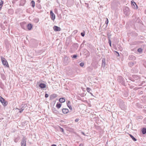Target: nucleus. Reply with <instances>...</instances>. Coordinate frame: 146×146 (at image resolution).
Here are the masks:
<instances>
[{
  "instance_id": "obj_30",
  "label": "nucleus",
  "mask_w": 146,
  "mask_h": 146,
  "mask_svg": "<svg viewBox=\"0 0 146 146\" xmlns=\"http://www.w3.org/2000/svg\"><path fill=\"white\" fill-rule=\"evenodd\" d=\"M32 28H24V29L27 31H30L31 30Z\"/></svg>"
},
{
  "instance_id": "obj_33",
  "label": "nucleus",
  "mask_w": 146,
  "mask_h": 146,
  "mask_svg": "<svg viewBox=\"0 0 146 146\" xmlns=\"http://www.w3.org/2000/svg\"><path fill=\"white\" fill-rule=\"evenodd\" d=\"M70 102L69 101H68L67 102V106L70 105Z\"/></svg>"
},
{
  "instance_id": "obj_51",
  "label": "nucleus",
  "mask_w": 146,
  "mask_h": 146,
  "mask_svg": "<svg viewBox=\"0 0 146 146\" xmlns=\"http://www.w3.org/2000/svg\"><path fill=\"white\" fill-rule=\"evenodd\" d=\"M145 13H146V9L145 11Z\"/></svg>"
},
{
  "instance_id": "obj_49",
  "label": "nucleus",
  "mask_w": 146,
  "mask_h": 146,
  "mask_svg": "<svg viewBox=\"0 0 146 146\" xmlns=\"http://www.w3.org/2000/svg\"><path fill=\"white\" fill-rule=\"evenodd\" d=\"M51 146H56V145H55V144H53V145H52Z\"/></svg>"
},
{
  "instance_id": "obj_27",
  "label": "nucleus",
  "mask_w": 146,
  "mask_h": 146,
  "mask_svg": "<svg viewBox=\"0 0 146 146\" xmlns=\"http://www.w3.org/2000/svg\"><path fill=\"white\" fill-rule=\"evenodd\" d=\"M24 108H23V106H22V107L20 109H19V110H20L19 112L20 113H21L22 112V111H23L24 110Z\"/></svg>"
},
{
  "instance_id": "obj_21",
  "label": "nucleus",
  "mask_w": 146,
  "mask_h": 146,
  "mask_svg": "<svg viewBox=\"0 0 146 146\" xmlns=\"http://www.w3.org/2000/svg\"><path fill=\"white\" fill-rule=\"evenodd\" d=\"M129 135L133 141H137V139L131 135L129 134Z\"/></svg>"
},
{
  "instance_id": "obj_36",
  "label": "nucleus",
  "mask_w": 146,
  "mask_h": 146,
  "mask_svg": "<svg viewBox=\"0 0 146 146\" xmlns=\"http://www.w3.org/2000/svg\"><path fill=\"white\" fill-rule=\"evenodd\" d=\"M108 43L109 44L110 46H111V40H109Z\"/></svg>"
},
{
  "instance_id": "obj_46",
  "label": "nucleus",
  "mask_w": 146,
  "mask_h": 146,
  "mask_svg": "<svg viewBox=\"0 0 146 146\" xmlns=\"http://www.w3.org/2000/svg\"><path fill=\"white\" fill-rule=\"evenodd\" d=\"M85 4L87 5V7H89V5L88 3H85Z\"/></svg>"
},
{
  "instance_id": "obj_4",
  "label": "nucleus",
  "mask_w": 146,
  "mask_h": 146,
  "mask_svg": "<svg viewBox=\"0 0 146 146\" xmlns=\"http://www.w3.org/2000/svg\"><path fill=\"white\" fill-rule=\"evenodd\" d=\"M1 59L3 64L6 66L8 65V63L6 60L2 56H1Z\"/></svg>"
},
{
  "instance_id": "obj_32",
  "label": "nucleus",
  "mask_w": 146,
  "mask_h": 146,
  "mask_svg": "<svg viewBox=\"0 0 146 146\" xmlns=\"http://www.w3.org/2000/svg\"><path fill=\"white\" fill-rule=\"evenodd\" d=\"M81 35L82 36H84L85 35V32L84 31V32H83L81 33Z\"/></svg>"
},
{
  "instance_id": "obj_42",
  "label": "nucleus",
  "mask_w": 146,
  "mask_h": 146,
  "mask_svg": "<svg viewBox=\"0 0 146 146\" xmlns=\"http://www.w3.org/2000/svg\"><path fill=\"white\" fill-rule=\"evenodd\" d=\"M115 52L116 53H117V56H119V53L118 52H117L116 51H115Z\"/></svg>"
},
{
  "instance_id": "obj_11",
  "label": "nucleus",
  "mask_w": 146,
  "mask_h": 146,
  "mask_svg": "<svg viewBox=\"0 0 146 146\" xmlns=\"http://www.w3.org/2000/svg\"><path fill=\"white\" fill-rule=\"evenodd\" d=\"M57 95L56 94H53L51 95L50 96V100H52L57 97Z\"/></svg>"
},
{
  "instance_id": "obj_38",
  "label": "nucleus",
  "mask_w": 146,
  "mask_h": 146,
  "mask_svg": "<svg viewBox=\"0 0 146 146\" xmlns=\"http://www.w3.org/2000/svg\"><path fill=\"white\" fill-rule=\"evenodd\" d=\"M68 106V107L71 110H72V108L70 105V106Z\"/></svg>"
},
{
  "instance_id": "obj_24",
  "label": "nucleus",
  "mask_w": 146,
  "mask_h": 146,
  "mask_svg": "<svg viewBox=\"0 0 146 146\" xmlns=\"http://www.w3.org/2000/svg\"><path fill=\"white\" fill-rule=\"evenodd\" d=\"M53 29L55 31H59L61 30L60 28H53Z\"/></svg>"
},
{
  "instance_id": "obj_19",
  "label": "nucleus",
  "mask_w": 146,
  "mask_h": 146,
  "mask_svg": "<svg viewBox=\"0 0 146 146\" xmlns=\"http://www.w3.org/2000/svg\"><path fill=\"white\" fill-rule=\"evenodd\" d=\"M142 133L143 134H145L146 133V128H143L142 130Z\"/></svg>"
},
{
  "instance_id": "obj_41",
  "label": "nucleus",
  "mask_w": 146,
  "mask_h": 146,
  "mask_svg": "<svg viewBox=\"0 0 146 146\" xmlns=\"http://www.w3.org/2000/svg\"><path fill=\"white\" fill-rule=\"evenodd\" d=\"M18 0H13L12 3H15L16 1H18Z\"/></svg>"
},
{
  "instance_id": "obj_22",
  "label": "nucleus",
  "mask_w": 146,
  "mask_h": 146,
  "mask_svg": "<svg viewBox=\"0 0 146 146\" xmlns=\"http://www.w3.org/2000/svg\"><path fill=\"white\" fill-rule=\"evenodd\" d=\"M3 1H1L0 2V10L1 9V8L3 5Z\"/></svg>"
},
{
  "instance_id": "obj_35",
  "label": "nucleus",
  "mask_w": 146,
  "mask_h": 146,
  "mask_svg": "<svg viewBox=\"0 0 146 146\" xmlns=\"http://www.w3.org/2000/svg\"><path fill=\"white\" fill-rule=\"evenodd\" d=\"M60 131H61L62 132H64V129L61 127H60Z\"/></svg>"
},
{
  "instance_id": "obj_12",
  "label": "nucleus",
  "mask_w": 146,
  "mask_h": 146,
  "mask_svg": "<svg viewBox=\"0 0 146 146\" xmlns=\"http://www.w3.org/2000/svg\"><path fill=\"white\" fill-rule=\"evenodd\" d=\"M135 19H133V21L137 23H139L141 21L140 19H138V17H137L135 16H134Z\"/></svg>"
},
{
  "instance_id": "obj_43",
  "label": "nucleus",
  "mask_w": 146,
  "mask_h": 146,
  "mask_svg": "<svg viewBox=\"0 0 146 146\" xmlns=\"http://www.w3.org/2000/svg\"><path fill=\"white\" fill-rule=\"evenodd\" d=\"M78 121H79V119L78 118L76 119L75 120V121L76 122H77Z\"/></svg>"
},
{
  "instance_id": "obj_37",
  "label": "nucleus",
  "mask_w": 146,
  "mask_h": 146,
  "mask_svg": "<svg viewBox=\"0 0 146 146\" xmlns=\"http://www.w3.org/2000/svg\"><path fill=\"white\" fill-rule=\"evenodd\" d=\"M111 36V35H108V40H110Z\"/></svg>"
},
{
  "instance_id": "obj_25",
  "label": "nucleus",
  "mask_w": 146,
  "mask_h": 146,
  "mask_svg": "<svg viewBox=\"0 0 146 146\" xmlns=\"http://www.w3.org/2000/svg\"><path fill=\"white\" fill-rule=\"evenodd\" d=\"M86 91L88 92L91 94V93L90 92V91H91V89L89 88H86Z\"/></svg>"
},
{
  "instance_id": "obj_17",
  "label": "nucleus",
  "mask_w": 146,
  "mask_h": 146,
  "mask_svg": "<svg viewBox=\"0 0 146 146\" xmlns=\"http://www.w3.org/2000/svg\"><path fill=\"white\" fill-rule=\"evenodd\" d=\"M59 101L61 103H63L65 101V100L64 98H60L59 99Z\"/></svg>"
},
{
  "instance_id": "obj_7",
  "label": "nucleus",
  "mask_w": 146,
  "mask_h": 146,
  "mask_svg": "<svg viewBox=\"0 0 146 146\" xmlns=\"http://www.w3.org/2000/svg\"><path fill=\"white\" fill-rule=\"evenodd\" d=\"M119 106L122 109H125L126 107L125 103L123 101L121 102L119 105Z\"/></svg>"
},
{
  "instance_id": "obj_1",
  "label": "nucleus",
  "mask_w": 146,
  "mask_h": 146,
  "mask_svg": "<svg viewBox=\"0 0 146 146\" xmlns=\"http://www.w3.org/2000/svg\"><path fill=\"white\" fill-rule=\"evenodd\" d=\"M123 13L126 16H128L130 13L129 9L126 6L123 9Z\"/></svg>"
},
{
  "instance_id": "obj_15",
  "label": "nucleus",
  "mask_w": 146,
  "mask_h": 146,
  "mask_svg": "<svg viewBox=\"0 0 146 146\" xmlns=\"http://www.w3.org/2000/svg\"><path fill=\"white\" fill-rule=\"evenodd\" d=\"M26 3L25 0H21L19 5L23 6Z\"/></svg>"
},
{
  "instance_id": "obj_13",
  "label": "nucleus",
  "mask_w": 146,
  "mask_h": 146,
  "mask_svg": "<svg viewBox=\"0 0 146 146\" xmlns=\"http://www.w3.org/2000/svg\"><path fill=\"white\" fill-rule=\"evenodd\" d=\"M106 60L104 58L102 59V67L104 68L106 66Z\"/></svg>"
},
{
  "instance_id": "obj_45",
  "label": "nucleus",
  "mask_w": 146,
  "mask_h": 146,
  "mask_svg": "<svg viewBox=\"0 0 146 146\" xmlns=\"http://www.w3.org/2000/svg\"><path fill=\"white\" fill-rule=\"evenodd\" d=\"M83 144L81 143L80 144L79 146H83Z\"/></svg>"
},
{
  "instance_id": "obj_18",
  "label": "nucleus",
  "mask_w": 146,
  "mask_h": 146,
  "mask_svg": "<svg viewBox=\"0 0 146 146\" xmlns=\"http://www.w3.org/2000/svg\"><path fill=\"white\" fill-rule=\"evenodd\" d=\"M20 139V137L19 136L15 138L14 140V141L15 142V143L17 142Z\"/></svg>"
},
{
  "instance_id": "obj_2",
  "label": "nucleus",
  "mask_w": 146,
  "mask_h": 146,
  "mask_svg": "<svg viewBox=\"0 0 146 146\" xmlns=\"http://www.w3.org/2000/svg\"><path fill=\"white\" fill-rule=\"evenodd\" d=\"M20 25L21 27H32L33 25L31 23H29L27 24L25 22H23L20 23Z\"/></svg>"
},
{
  "instance_id": "obj_29",
  "label": "nucleus",
  "mask_w": 146,
  "mask_h": 146,
  "mask_svg": "<svg viewBox=\"0 0 146 146\" xmlns=\"http://www.w3.org/2000/svg\"><path fill=\"white\" fill-rule=\"evenodd\" d=\"M106 21L105 23L106 24V27L107 26V24L108 23V19L107 18H106Z\"/></svg>"
},
{
  "instance_id": "obj_5",
  "label": "nucleus",
  "mask_w": 146,
  "mask_h": 146,
  "mask_svg": "<svg viewBox=\"0 0 146 146\" xmlns=\"http://www.w3.org/2000/svg\"><path fill=\"white\" fill-rule=\"evenodd\" d=\"M0 101L4 106H6L7 104V102H5V99L1 96H0Z\"/></svg>"
},
{
  "instance_id": "obj_10",
  "label": "nucleus",
  "mask_w": 146,
  "mask_h": 146,
  "mask_svg": "<svg viewBox=\"0 0 146 146\" xmlns=\"http://www.w3.org/2000/svg\"><path fill=\"white\" fill-rule=\"evenodd\" d=\"M131 2L132 8L135 9H137V6L135 3L133 1H131Z\"/></svg>"
},
{
  "instance_id": "obj_52",
  "label": "nucleus",
  "mask_w": 146,
  "mask_h": 146,
  "mask_svg": "<svg viewBox=\"0 0 146 146\" xmlns=\"http://www.w3.org/2000/svg\"><path fill=\"white\" fill-rule=\"evenodd\" d=\"M145 113H146V110L145 111Z\"/></svg>"
},
{
  "instance_id": "obj_44",
  "label": "nucleus",
  "mask_w": 146,
  "mask_h": 146,
  "mask_svg": "<svg viewBox=\"0 0 146 146\" xmlns=\"http://www.w3.org/2000/svg\"><path fill=\"white\" fill-rule=\"evenodd\" d=\"M143 122L145 123H146V118L144 119V120Z\"/></svg>"
},
{
  "instance_id": "obj_8",
  "label": "nucleus",
  "mask_w": 146,
  "mask_h": 146,
  "mask_svg": "<svg viewBox=\"0 0 146 146\" xmlns=\"http://www.w3.org/2000/svg\"><path fill=\"white\" fill-rule=\"evenodd\" d=\"M26 139L25 137H23L22 139L21 142V146H26Z\"/></svg>"
},
{
  "instance_id": "obj_31",
  "label": "nucleus",
  "mask_w": 146,
  "mask_h": 146,
  "mask_svg": "<svg viewBox=\"0 0 146 146\" xmlns=\"http://www.w3.org/2000/svg\"><path fill=\"white\" fill-rule=\"evenodd\" d=\"M84 62H82L80 64V65L81 67L83 66H84Z\"/></svg>"
},
{
  "instance_id": "obj_20",
  "label": "nucleus",
  "mask_w": 146,
  "mask_h": 146,
  "mask_svg": "<svg viewBox=\"0 0 146 146\" xmlns=\"http://www.w3.org/2000/svg\"><path fill=\"white\" fill-rule=\"evenodd\" d=\"M31 5L33 7H34L35 5V1H32L31 2Z\"/></svg>"
},
{
  "instance_id": "obj_16",
  "label": "nucleus",
  "mask_w": 146,
  "mask_h": 146,
  "mask_svg": "<svg viewBox=\"0 0 146 146\" xmlns=\"http://www.w3.org/2000/svg\"><path fill=\"white\" fill-rule=\"evenodd\" d=\"M39 87L41 88H44L46 87V85L43 83H40L39 84Z\"/></svg>"
},
{
  "instance_id": "obj_28",
  "label": "nucleus",
  "mask_w": 146,
  "mask_h": 146,
  "mask_svg": "<svg viewBox=\"0 0 146 146\" xmlns=\"http://www.w3.org/2000/svg\"><path fill=\"white\" fill-rule=\"evenodd\" d=\"M134 63L133 62H129V64L130 66H133L134 65Z\"/></svg>"
},
{
  "instance_id": "obj_40",
  "label": "nucleus",
  "mask_w": 146,
  "mask_h": 146,
  "mask_svg": "<svg viewBox=\"0 0 146 146\" xmlns=\"http://www.w3.org/2000/svg\"><path fill=\"white\" fill-rule=\"evenodd\" d=\"M77 57V55H74L72 57V58H75Z\"/></svg>"
},
{
  "instance_id": "obj_6",
  "label": "nucleus",
  "mask_w": 146,
  "mask_h": 146,
  "mask_svg": "<svg viewBox=\"0 0 146 146\" xmlns=\"http://www.w3.org/2000/svg\"><path fill=\"white\" fill-rule=\"evenodd\" d=\"M117 80L119 82L121 83V84H123L124 79L121 76H120L118 77Z\"/></svg>"
},
{
  "instance_id": "obj_26",
  "label": "nucleus",
  "mask_w": 146,
  "mask_h": 146,
  "mask_svg": "<svg viewBox=\"0 0 146 146\" xmlns=\"http://www.w3.org/2000/svg\"><path fill=\"white\" fill-rule=\"evenodd\" d=\"M129 58L131 59V60H134L135 59V58L134 56L132 55H131L129 56Z\"/></svg>"
},
{
  "instance_id": "obj_50",
  "label": "nucleus",
  "mask_w": 146,
  "mask_h": 146,
  "mask_svg": "<svg viewBox=\"0 0 146 146\" xmlns=\"http://www.w3.org/2000/svg\"><path fill=\"white\" fill-rule=\"evenodd\" d=\"M12 11V10L11 9L9 10V11Z\"/></svg>"
},
{
  "instance_id": "obj_23",
  "label": "nucleus",
  "mask_w": 146,
  "mask_h": 146,
  "mask_svg": "<svg viewBox=\"0 0 146 146\" xmlns=\"http://www.w3.org/2000/svg\"><path fill=\"white\" fill-rule=\"evenodd\" d=\"M61 104H60L57 103L56 105V107L58 109L60 108L61 107Z\"/></svg>"
},
{
  "instance_id": "obj_34",
  "label": "nucleus",
  "mask_w": 146,
  "mask_h": 146,
  "mask_svg": "<svg viewBox=\"0 0 146 146\" xmlns=\"http://www.w3.org/2000/svg\"><path fill=\"white\" fill-rule=\"evenodd\" d=\"M137 51L139 52H142V50L141 48H139L138 49Z\"/></svg>"
},
{
  "instance_id": "obj_9",
  "label": "nucleus",
  "mask_w": 146,
  "mask_h": 146,
  "mask_svg": "<svg viewBox=\"0 0 146 146\" xmlns=\"http://www.w3.org/2000/svg\"><path fill=\"white\" fill-rule=\"evenodd\" d=\"M50 14L51 19L53 21L54 20L55 18V16L52 10L50 11Z\"/></svg>"
},
{
  "instance_id": "obj_14",
  "label": "nucleus",
  "mask_w": 146,
  "mask_h": 146,
  "mask_svg": "<svg viewBox=\"0 0 146 146\" xmlns=\"http://www.w3.org/2000/svg\"><path fill=\"white\" fill-rule=\"evenodd\" d=\"M69 111L68 109L63 108L62 109V112L64 114L67 113Z\"/></svg>"
},
{
  "instance_id": "obj_48",
  "label": "nucleus",
  "mask_w": 146,
  "mask_h": 146,
  "mask_svg": "<svg viewBox=\"0 0 146 146\" xmlns=\"http://www.w3.org/2000/svg\"><path fill=\"white\" fill-rule=\"evenodd\" d=\"M53 27L56 28V27H58V26H54Z\"/></svg>"
},
{
  "instance_id": "obj_39",
  "label": "nucleus",
  "mask_w": 146,
  "mask_h": 146,
  "mask_svg": "<svg viewBox=\"0 0 146 146\" xmlns=\"http://www.w3.org/2000/svg\"><path fill=\"white\" fill-rule=\"evenodd\" d=\"M45 97L46 98H48V95L47 94H45Z\"/></svg>"
},
{
  "instance_id": "obj_47",
  "label": "nucleus",
  "mask_w": 146,
  "mask_h": 146,
  "mask_svg": "<svg viewBox=\"0 0 146 146\" xmlns=\"http://www.w3.org/2000/svg\"><path fill=\"white\" fill-rule=\"evenodd\" d=\"M82 133L83 135H85V136H86V135L85 134V133H84V132H82Z\"/></svg>"
},
{
  "instance_id": "obj_3",
  "label": "nucleus",
  "mask_w": 146,
  "mask_h": 146,
  "mask_svg": "<svg viewBox=\"0 0 146 146\" xmlns=\"http://www.w3.org/2000/svg\"><path fill=\"white\" fill-rule=\"evenodd\" d=\"M63 62L66 65H67L70 62V58L67 56H65L63 59Z\"/></svg>"
}]
</instances>
